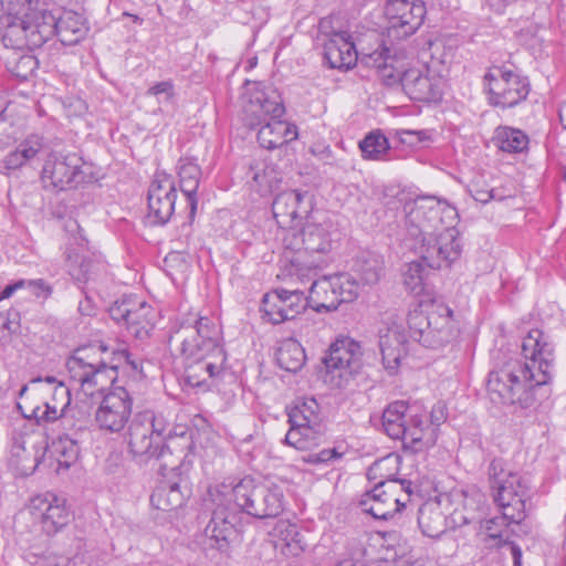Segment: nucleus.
I'll return each mask as SVG.
<instances>
[{
	"label": "nucleus",
	"mask_w": 566,
	"mask_h": 566,
	"mask_svg": "<svg viewBox=\"0 0 566 566\" xmlns=\"http://www.w3.org/2000/svg\"><path fill=\"white\" fill-rule=\"evenodd\" d=\"M221 329L208 317H199L195 326H182L169 337V345L179 352L189 365V377L195 369L205 370L209 377L218 376L227 360L220 344Z\"/></svg>",
	"instance_id": "5"
},
{
	"label": "nucleus",
	"mask_w": 566,
	"mask_h": 566,
	"mask_svg": "<svg viewBox=\"0 0 566 566\" xmlns=\"http://www.w3.org/2000/svg\"><path fill=\"white\" fill-rule=\"evenodd\" d=\"M521 348L524 360L509 358L489 373L486 388L494 403L530 408L537 399V390L553 377L555 348L543 331L531 329Z\"/></svg>",
	"instance_id": "1"
},
{
	"label": "nucleus",
	"mask_w": 566,
	"mask_h": 566,
	"mask_svg": "<svg viewBox=\"0 0 566 566\" xmlns=\"http://www.w3.org/2000/svg\"><path fill=\"white\" fill-rule=\"evenodd\" d=\"M323 433L316 427H290L284 443L296 450H310L322 441Z\"/></svg>",
	"instance_id": "39"
},
{
	"label": "nucleus",
	"mask_w": 566,
	"mask_h": 566,
	"mask_svg": "<svg viewBox=\"0 0 566 566\" xmlns=\"http://www.w3.org/2000/svg\"><path fill=\"white\" fill-rule=\"evenodd\" d=\"M408 247L433 270L448 269L462 254L453 226L457 209L433 196H420L405 205Z\"/></svg>",
	"instance_id": "2"
},
{
	"label": "nucleus",
	"mask_w": 566,
	"mask_h": 566,
	"mask_svg": "<svg viewBox=\"0 0 566 566\" xmlns=\"http://www.w3.org/2000/svg\"><path fill=\"white\" fill-rule=\"evenodd\" d=\"M20 327V314L15 310L0 313V340H6Z\"/></svg>",
	"instance_id": "52"
},
{
	"label": "nucleus",
	"mask_w": 566,
	"mask_h": 566,
	"mask_svg": "<svg viewBox=\"0 0 566 566\" xmlns=\"http://www.w3.org/2000/svg\"><path fill=\"white\" fill-rule=\"evenodd\" d=\"M483 84L489 104L495 107H514L530 94L528 80L502 66L491 67L483 77Z\"/></svg>",
	"instance_id": "12"
},
{
	"label": "nucleus",
	"mask_w": 566,
	"mask_h": 566,
	"mask_svg": "<svg viewBox=\"0 0 566 566\" xmlns=\"http://www.w3.org/2000/svg\"><path fill=\"white\" fill-rule=\"evenodd\" d=\"M133 297L123 298L120 301H116L111 307H109V315L111 317L118 322L123 323L124 325L127 322V317L129 316V310L132 306Z\"/></svg>",
	"instance_id": "55"
},
{
	"label": "nucleus",
	"mask_w": 566,
	"mask_h": 566,
	"mask_svg": "<svg viewBox=\"0 0 566 566\" xmlns=\"http://www.w3.org/2000/svg\"><path fill=\"white\" fill-rule=\"evenodd\" d=\"M189 454L185 453L182 461L177 467L169 468L170 472L178 476V481L161 482L150 495V504L160 511H174L181 507L191 491L188 485L187 474L191 467Z\"/></svg>",
	"instance_id": "16"
},
{
	"label": "nucleus",
	"mask_w": 566,
	"mask_h": 566,
	"mask_svg": "<svg viewBox=\"0 0 566 566\" xmlns=\"http://www.w3.org/2000/svg\"><path fill=\"white\" fill-rule=\"evenodd\" d=\"M322 361L323 381L332 388H344L363 367L361 346L350 337H339L331 344Z\"/></svg>",
	"instance_id": "11"
},
{
	"label": "nucleus",
	"mask_w": 566,
	"mask_h": 566,
	"mask_svg": "<svg viewBox=\"0 0 566 566\" xmlns=\"http://www.w3.org/2000/svg\"><path fill=\"white\" fill-rule=\"evenodd\" d=\"M17 408L19 409L24 419L34 420L35 424H40L41 421H56L62 415V410H57L56 407H52L48 402H44L42 406H28L18 403Z\"/></svg>",
	"instance_id": "46"
},
{
	"label": "nucleus",
	"mask_w": 566,
	"mask_h": 566,
	"mask_svg": "<svg viewBox=\"0 0 566 566\" xmlns=\"http://www.w3.org/2000/svg\"><path fill=\"white\" fill-rule=\"evenodd\" d=\"M51 38L57 35L65 45L78 43L87 32L84 19L76 12L66 11L59 18L51 12Z\"/></svg>",
	"instance_id": "26"
},
{
	"label": "nucleus",
	"mask_w": 566,
	"mask_h": 566,
	"mask_svg": "<svg viewBox=\"0 0 566 566\" xmlns=\"http://www.w3.org/2000/svg\"><path fill=\"white\" fill-rule=\"evenodd\" d=\"M147 94L154 96L165 95V99L169 101L175 95L174 83L170 80L158 82L148 88Z\"/></svg>",
	"instance_id": "60"
},
{
	"label": "nucleus",
	"mask_w": 566,
	"mask_h": 566,
	"mask_svg": "<svg viewBox=\"0 0 566 566\" xmlns=\"http://www.w3.org/2000/svg\"><path fill=\"white\" fill-rule=\"evenodd\" d=\"M495 145L506 153H522L527 149L528 137L521 129L499 127L494 136Z\"/></svg>",
	"instance_id": "41"
},
{
	"label": "nucleus",
	"mask_w": 566,
	"mask_h": 566,
	"mask_svg": "<svg viewBox=\"0 0 566 566\" xmlns=\"http://www.w3.org/2000/svg\"><path fill=\"white\" fill-rule=\"evenodd\" d=\"M80 454V448L75 440L67 436H60L49 444L46 462L48 467L57 474L70 469Z\"/></svg>",
	"instance_id": "30"
},
{
	"label": "nucleus",
	"mask_w": 566,
	"mask_h": 566,
	"mask_svg": "<svg viewBox=\"0 0 566 566\" xmlns=\"http://www.w3.org/2000/svg\"><path fill=\"white\" fill-rule=\"evenodd\" d=\"M406 334L400 317L396 313H385L378 326V345L384 366L395 369L405 352Z\"/></svg>",
	"instance_id": "19"
},
{
	"label": "nucleus",
	"mask_w": 566,
	"mask_h": 566,
	"mask_svg": "<svg viewBox=\"0 0 566 566\" xmlns=\"http://www.w3.org/2000/svg\"><path fill=\"white\" fill-rule=\"evenodd\" d=\"M48 436L43 427H18L11 433L9 465L20 476H30L46 464Z\"/></svg>",
	"instance_id": "9"
},
{
	"label": "nucleus",
	"mask_w": 566,
	"mask_h": 566,
	"mask_svg": "<svg viewBox=\"0 0 566 566\" xmlns=\"http://www.w3.org/2000/svg\"><path fill=\"white\" fill-rule=\"evenodd\" d=\"M30 509L41 516L42 530L53 535L65 527L71 521V512L66 499L52 492H45L31 499Z\"/></svg>",
	"instance_id": "21"
},
{
	"label": "nucleus",
	"mask_w": 566,
	"mask_h": 566,
	"mask_svg": "<svg viewBox=\"0 0 566 566\" xmlns=\"http://www.w3.org/2000/svg\"><path fill=\"white\" fill-rule=\"evenodd\" d=\"M130 412V400L127 392L122 389L119 392H112L104 397L96 412V419L106 421L108 424L124 423L128 421Z\"/></svg>",
	"instance_id": "31"
},
{
	"label": "nucleus",
	"mask_w": 566,
	"mask_h": 566,
	"mask_svg": "<svg viewBox=\"0 0 566 566\" xmlns=\"http://www.w3.org/2000/svg\"><path fill=\"white\" fill-rule=\"evenodd\" d=\"M449 420V410L443 401H438L433 405L430 412V424H443Z\"/></svg>",
	"instance_id": "61"
},
{
	"label": "nucleus",
	"mask_w": 566,
	"mask_h": 566,
	"mask_svg": "<svg viewBox=\"0 0 566 566\" xmlns=\"http://www.w3.org/2000/svg\"><path fill=\"white\" fill-rule=\"evenodd\" d=\"M418 525L423 535L439 537L444 533L446 517L438 506L423 505L418 512Z\"/></svg>",
	"instance_id": "37"
},
{
	"label": "nucleus",
	"mask_w": 566,
	"mask_h": 566,
	"mask_svg": "<svg viewBox=\"0 0 566 566\" xmlns=\"http://www.w3.org/2000/svg\"><path fill=\"white\" fill-rule=\"evenodd\" d=\"M401 458L397 453H389L381 459L376 460L367 470L369 482H382L384 484L396 483L407 497L411 494V482L408 480L396 479L399 472Z\"/></svg>",
	"instance_id": "25"
},
{
	"label": "nucleus",
	"mask_w": 566,
	"mask_h": 566,
	"mask_svg": "<svg viewBox=\"0 0 566 566\" xmlns=\"http://www.w3.org/2000/svg\"><path fill=\"white\" fill-rule=\"evenodd\" d=\"M44 147V138L40 135H29L18 147L9 153L0 163V172L10 175L11 171L24 166L33 159Z\"/></svg>",
	"instance_id": "29"
},
{
	"label": "nucleus",
	"mask_w": 566,
	"mask_h": 566,
	"mask_svg": "<svg viewBox=\"0 0 566 566\" xmlns=\"http://www.w3.org/2000/svg\"><path fill=\"white\" fill-rule=\"evenodd\" d=\"M122 363L128 364L133 369H137V364L132 359V355L127 349H117L113 352V357L108 364H118V368Z\"/></svg>",
	"instance_id": "63"
},
{
	"label": "nucleus",
	"mask_w": 566,
	"mask_h": 566,
	"mask_svg": "<svg viewBox=\"0 0 566 566\" xmlns=\"http://www.w3.org/2000/svg\"><path fill=\"white\" fill-rule=\"evenodd\" d=\"M38 298L48 300L53 292L52 286L43 279L24 280V287Z\"/></svg>",
	"instance_id": "54"
},
{
	"label": "nucleus",
	"mask_w": 566,
	"mask_h": 566,
	"mask_svg": "<svg viewBox=\"0 0 566 566\" xmlns=\"http://www.w3.org/2000/svg\"><path fill=\"white\" fill-rule=\"evenodd\" d=\"M285 112L281 96L271 91L256 92L244 106V124L250 129H255L263 122L281 118Z\"/></svg>",
	"instance_id": "23"
},
{
	"label": "nucleus",
	"mask_w": 566,
	"mask_h": 566,
	"mask_svg": "<svg viewBox=\"0 0 566 566\" xmlns=\"http://www.w3.org/2000/svg\"><path fill=\"white\" fill-rule=\"evenodd\" d=\"M259 127L258 142L266 149L279 148L297 138V127L280 118L263 122Z\"/></svg>",
	"instance_id": "28"
},
{
	"label": "nucleus",
	"mask_w": 566,
	"mask_h": 566,
	"mask_svg": "<svg viewBox=\"0 0 566 566\" xmlns=\"http://www.w3.org/2000/svg\"><path fill=\"white\" fill-rule=\"evenodd\" d=\"M77 361L87 368L78 376V381L83 387L98 386L103 388L107 384H113L116 379L118 364H107L103 358L97 361H88V355L85 352L81 354Z\"/></svg>",
	"instance_id": "27"
},
{
	"label": "nucleus",
	"mask_w": 566,
	"mask_h": 566,
	"mask_svg": "<svg viewBox=\"0 0 566 566\" xmlns=\"http://www.w3.org/2000/svg\"><path fill=\"white\" fill-rule=\"evenodd\" d=\"M360 62L375 69L386 86L401 85L415 101L438 103L442 99L444 80L427 65L411 66L406 50L379 44L370 52H363Z\"/></svg>",
	"instance_id": "4"
},
{
	"label": "nucleus",
	"mask_w": 566,
	"mask_h": 566,
	"mask_svg": "<svg viewBox=\"0 0 566 566\" xmlns=\"http://www.w3.org/2000/svg\"><path fill=\"white\" fill-rule=\"evenodd\" d=\"M250 174L253 186L261 196L272 192L280 181L274 168L268 167L262 163L252 165L250 167Z\"/></svg>",
	"instance_id": "44"
},
{
	"label": "nucleus",
	"mask_w": 566,
	"mask_h": 566,
	"mask_svg": "<svg viewBox=\"0 0 566 566\" xmlns=\"http://www.w3.org/2000/svg\"><path fill=\"white\" fill-rule=\"evenodd\" d=\"M308 306L303 291L276 289L264 294L261 311L272 324L295 319Z\"/></svg>",
	"instance_id": "17"
},
{
	"label": "nucleus",
	"mask_w": 566,
	"mask_h": 566,
	"mask_svg": "<svg viewBox=\"0 0 566 566\" xmlns=\"http://www.w3.org/2000/svg\"><path fill=\"white\" fill-rule=\"evenodd\" d=\"M306 298L308 301V305L316 312H333L339 306L331 276H324L319 280L313 281L310 287V294Z\"/></svg>",
	"instance_id": "33"
},
{
	"label": "nucleus",
	"mask_w": 566,
	"mask_h": 566,
	"mask_svg": "<svg viewBox=\"0 0 566 566\" xmlns=\"http://www.w3.org/2000/svg\"><path fill=\"white\" fill-rule=\"evenodd\" d=\"M167 427H128V446L135 457L146 459L164 457L165 450L186 451L192 453L195 449V434L198 427H175L166 432Z\"/></svg>",
	"instance_id": "7"
},
{
	"label": "nucleus",
	"mask_w": 566,
	"mask_h": 566,
	"mask_svg": "<svg viewBox=\"0 0 566 566\" xmlns=\"http://www.w3.org/2000/svg\"><path fill=\"white\" fill-rule=\"evenodd\" d=\"M65 558L61 556H56L54 554H43L41 556H36L33 562L34 566H63L65 563Z\"/></svg>",
	"instance_id": "62"
},
{
	"label": "nucleus",
	"mask_w": 566,
	"mask_h": 566,
	"mask_svg": "<svg viewBox=\"0 0 566 566\" xmlns=\"http://www.w3.org/2000/svg\"><path fill=\"white\" fill-rule=\"evenodd\" d=\"M137 424H155L156 415L153 410L146 409L137 415Z\"/></svg>",
	"instance_id": "64"
},
{
	"label": "nucleus",
	"mask_w": 566,
	"mask_h": 566,
	"mask_svg": "<svg viewBox=\"0 0 566 566\" xmlns=\"http://www.w3.org/2000/svg\"><path fill=\"white\" fill-rule=\"evenodd\" d=\"M51 13H43L42 20L1 13L0 40L8 49L32 51L51 39Z\"/></svg>",
	"instance_id": "10"
},
{
	"label": "nucleus",
	"mask_w": 566,
	"mask_h": 566,
	"mask_svg": "<svg viewBox=\"0 0 566 566\" xmlns=\"http://www.w3.org/2000/svg\"><path fill=\"white\" fill-rule=\"evenodd\" d=\"M283 541L284 544L281 547V553L287 557L301 555L306 546L303 535L300 533L296 525L287 526Z\"/></svg>",
	"instance_id": "49"
},
{
	"label": "nucleus",
	"mask_w": 566,
	"mask_h": 566,
	"mask_svg": "<svg viewBox=\"0 0 566 566\" xmlns=\"http://www.w3.org/2000/svg\"><path fill=\"white\" fill-rule=\"evenodd\" d=\"M452 315L453 311L444 304H434L427 313L411 311L407 319L410 337L427 348L446 346L457 337Z\"/></svg>",
	"instance_id": "8"
},
{
	"label": "nucleus",
	"mask_w": 566,
	"mask_h": 566,
	"mask_svg": "<svg viewBox=\"0 0 566 566\" xmlns=\"http://www.w3.org/2000/svg\"><path fill=\"white\" fill-rule=\"evenodd\" d=\"M313 209V196L307 191L285 190L277 193L272 203L273 217L282 229L293 231L301 220L308 218Z\"/></svg>",
	"instance_id": "18"
},
{
	"label": "nucleus",
	"mask_w": 566,
	"mask_h": 566,
	"mask_svg": "<svg viewBox=\"0 0 566 566\" xmlns=\"http://www.w3.org/2000/svg\"><path fill=\"white\" fill-rule=\"evenodd\" d=\"M400 491L396 483L384 484L376 482L371 490L361 495L359 505L365 513L376 520H389L405 507V502L398 496Z\"/></svg>",
	"instance_id": "20"
},
{
	"label": "nucleus",
	"mask_w": 566,
	"mask_h": 566,
	"mask_svg": "<svg viewBox=\"0 0 566 566\" xmlns=\"http://www.w3.org/2000/svg\"><path fill=\"white\" fill-rule=\"evenodd\" d=\"M9 64V70L12 72L13 75L17 77L27 80L28 76L33 72V70L36 66V61L31 55H20L14 65H11V62Z\"/></svg>",
	"instance_id": "53"
},
{
	"label": "nucleus",
	"mask_w": 566,
	"mask_h": 566,
	"mask_svg": "<svg viewBox=\"0 0 566 566\" xmlns=\"http://www.w3.org/2000/svg\"><path fill=\"white\" fill-rule=\"evenodd\" d=\"M106 349V346H104L102 343L94 344L84 348H78L75 352L73 359L69 363L71 365V369L80 368L83 371L87 370V368H85L83 364L77 361V358L81 356V354L85 352L86 355H88V361H97L98 359H94L93 356L97 353H105Z\"/></svg>",
	"instance_id": "56"
},
{
	"label": "nucleus",
	"mask_w": 566,
	"mask_h": 566,
	"mask_svg": "<svg viewBox=\"0 0 566 566\" xmlns=\"http://www.w3.org/2000/svg\"><path fill=\"white\" fill-rule=\"evenodd\" d=\"M339 305L354 301L358 296V282L347 273L331 276Z\"/></svg>",
	"instance_id": "47"
},
{
	"label": "nucleus",
	"mask_w": 566,
	"mask_h": 566,
	"mask_svg": "<svg viewBox=\"0 0 566 566\" xmlns=\"http://www.w3.org/2000/svg\"><path fill=\"white\" fill-rule=\"evenodd\" d=\"M426 13V6L421 0H387V38L399 41L415 34L423 23Z\"/></svg>",
	"instance_id": "13"
},
{
	"label": "nucleus",
	"mask_w": 566,
	"mask_h": 566,
	"mask_svg": "<svg viewBox=\"0 0 566 566\" xmlns=\"http://www.w3.org/2000/svg\"><path fill=\"white\" fill-rule=\"evenodd\" d=\"M405 429L403 450L418 453L436 443L437 433L432 427H407Z\"/></svg>",
	"instance_id": "42"
},
{
	"label": "nucleus",
	"mask_w": 566,
	"mask_h": 566,
	"mask_svg": "<svg viewBox=\"0 0 566 566\" xmlns=\"http://www.w3.org/2000/svg\"><path fill=\"white\" fill-rule=\"evenodd\" d=\"M324 59L331 69H349L356 63L358 53L347 33L334 32L324 42Z\"/></svg>",
	"instance_id": "24"
},
{
	"label": "nucleus",
	"mask_w": 566,
	"mask_h": 566,
	"mask_svg": "<svg viewBox=\"0 0 566 566\" xmlns=\"http://www.w3.org/2000/svg\"><path fill=\"white\" fill-rule=\"evenodd\" d=\"M84 180L82 158L76 154H51L43 165L41 181L45 189L65 190L76 187Z\"/></svg>",
	"instance_id": "14"
},
{
	"label": "nucleus",
	"mask_w": 566,
	"mask_h": 566,
	"mask_svg": "<svg viewBox=\"0 0 566 566\" xmlns=\"http://www.w3.org/2000/svg\"><path fill=\"white\" fill-rule=\"evenodd\" d=\"M412 409L407 401L396 400L382 411L381 424H406L408 416L411 418V424H422V419L417 418V413H411Z\"/></svg>",
	"instance_id": "45"
},
{
	"label": "nucleus",
	"mask_w": 566,
	"mask_h": 566,
	"mask_svg": "<svg viewBox=\"0 0 566 566\" xmlns=\"http://www.w3.org/2000/svg\"><path fill=\"white\" fill-rule=\"evenodd\" d=\"M41 0H0L1 13L42 20L43 13H51Z\"/></svg>",
	"instance_id": "40"
},
{
	"label": "nucleus",
	"mask_w": 566,
	"mask_h": 566,
	"mask_svg": "<svg viewBox=\"0 0 566 566\" xmlns=\"http://www.w3.org/2000/svg\"><path fill=\"white\" fill-rule=\"evenodd\" d=\"M354 271L364 284H375L380 280L384 261L374 252H361L355 260Z\"/></svg>",
	"instance_id": "36"
},
{
	"label": "nucleus",
	"mask_w": 566,
	"mask_h": 566,
	"mask_svg": "<svg viewBox=\"0 0 566 566\" xmlns=\"http://www.w3.org/2000/svg\"><path fill=\"white\" fill-rule=\"evenodd\" d=\"M358 146L363 158L367 160H385L390 149L388 138L380 129L369 132Z\"/></svg>",
	"instance_id": "38"
},
{
	"label": "nucleus",
	"mask_w": 566,
	"mask_h": 566,
	"mask_svg": "<svg viewBox=\"0 0 566 566\" xmlns=\"http://www.w3.org/2000/svg\"><path fill=\"white\" fill-rule=\"evenodd\" d=\"M104 473L113 480H122L130 474L129 461L122 453L112 452L104 463Z\"/></svg>",
	"instance_id": "48"
},
{
	"label": "nucleus",
	"mask_w": 566,
	"mask_h": 566,
	"mask_svg": "<svg viewBox=\"0 0 566 566\" xmlns=\"http://www.w3.org/2000/svg\"><path fill=\"white\" fill-rule=\"evenodd\" d=\"M283 497L280 488L259 483L250 476L243 478L232 488L227 504L219 499L205 528L209 546L219 551L228 547L237 536L235 525L241 512L260 520L279 516L284 510Z\"/></svg>",
	"instance_id": "3"
},
{
	"label": "nucleus",
	"mask_w": 566,
	"mask_h": 566,
	"mask_svg": "<svg viewBox=\"0 0 566 566\" xmlns=\"http://www.w3.org/2000/svg\"><path fill=\"white\" fill-rule=\"evenodd\" d=\"M496 493L494 501L503 512L501 516H495L486 521V528L492 530V524H506V521L521 523L525 518V501L527 496L526 488L521 483L516 474H510L503 482L494 481Z\"/></svg>",
	"instance_id": "15"
},
{
	"label": "nucleus",
	"mask_w": 566,
	"mask_h": 566,
	"mask_svg": "<svg viewBox=\"0 0 566 566\" xmlns=\"http://www.w3.org/2000/svg\"><path fill=\"white\" fill-rule=\"evenodd\" d=\"M331 226L307 221L301 231H287L283 238L284 256L290 262V274L304 276L322 265L325 255L332 251Z\"/></svg>",
	"instance_id": "6"
},
{
	"label": "nucleus",
	"mask_w": 566,
	"mask_h": 566,
	"mask_svg": "<svg viewBox=\"0 0 566 566\" xmlns=\"http://www.w3.org/2000/svg\"><path fill=\"white\" fill-rule=\"evenodd\" d=\"M470 193L475 201L481 203H488L494 198L493 189H490L478 181L471 184Z\"/></svg>",
	"instance_id": "59"
},
{
	"label": "nucleus",
	"mask_w": 566,
	"mask_h": 566,
	"mask_svg": "<svg viewBox=\"0 0 566 566\" xmlns=\"http://www.w3.org/2000/svg\"><path fill=\"white\" fill-rule=\"evenodd\" d=\"M200 179H189V180H179L180 190L185 195L187 199V205L189 208V220L193 221L196 211H197V190L199 187Z\"/></svg>",
	"instance_id": "51"
},
{
	"label": "nucleus",
	"mask_w": 566,
	"mask_h": 566,
	"mask_svg": "<svg viewBox=\"0 0 566 566\" xmlns=\"http://www.w3.org/2000/svg\"><path fill=\"white\" fill-rule=\"evenodd\" d=\"M343 452H338L336 448L323 449L317 453H311L305 458V462L310 464L327 463L332 460L340 459Z\"/></svg>",
	"instance_id": "58"
},
{
	"label": "nucleus",
	"mask_w": 566,
	"mask_h": 566,
	"mask_svg": "<svg viewBox=\"0 0 566 566\" xmlns=\"http://www.w3.org/2000/svg\"><path fill=\"white\" fill-rule=\"evenodd\" d=\"M419 258L420 260L407 263L402 272L406 289L415 295H419L424 291L427 268L431 269L420 255Z\"/></svg>",
	"instance_id": "43"
},
{
	"label": "nucleus",
	"mask_w": 566,
	"mask_h": 566,
	"mask_svg": "<svg viewBox=\"0 0 566 566\" xmlns=\"http://www.w3.org/2000/svg\"><path fill=\"white\" fill-rule=\"evenodd\" d=\"M153 310L146 302L133 298L129 316L125 324L128 332L136 338H144L153 327Z\"/></svg>",
	"instance_id": "34"
},
{
	"label": "nucleus",
	"mask_w": 566,
	"mask_h": 566,
	"mask_svg": "<svg viewBox=\"0 0 566 566\" xmlns=\"http://www.w3.org/2000/svg\"><path fill=\"white\" fill-rule=\"evenodd\" d=\"M177 193L169 176H157L148 190V219L155 224L167 223L175 210Z\"/></svg>",
	"instance_id": "22"
},
{
	"label": "nucleus",
	"mask_w": 566,
	"mask_h": 566,
	"mask_svg": "<svg viewBox=\"0 0 566 566\" xmlns=\"http://www.w3.org/2000/svg\"><path fill=\"white\" fill-rule=\"evenodd\" d=\"M511 521H506V524H492V530L489 531L486 527V532L489 536L493 539H499L497 545L499 546H509L512 557H513V564L514 566H522V551L518 545H516L514 542H510L507 539H502L503 537V531L511 524Z\"/></svg>",
	"instance_id": "50"
},
{
	"label": "nucleus",
	"mask_w": 566,
	"mask_h": 566,
	"mask_svg": "<svg viewBox=\"0 0 566 566\" xmlns=\"http://www.w3.org/2000/svg\"><path fill=\"white\" fill-rule=\"evenodd\" d=\"M286 411L289 424H321L326 420V411L315 398L296 399Z\"/></svg>",
	"instance_id": "32"
},
{
	"label": "nucleus",
	"mask_w": 566,
	"mask_h": 566,
	"mask_svg": "<svg viewBox=\"0 0 566 566\" xmlns=\"http://www.w3.org/2000/svg\"><path fill=\"white\" fill-rule=\"evenodd\" d=\"M179 180L200 179V167L189 159H180L178 165Z\"/></svg>",
	"instance_id": "57"
},
{
	"label": "nucleus",
	"mask_w": 566,
	"mask_h": 566,
	"mask_svg": "<svg viewBox=\"0 0 566 566\" xmlns=\"http://www.w3.org/2000/svg\"><path fill=\"white\" fill-rule=\"evenodd\" d=\"M305 360V350L294 338L283 340L277 348L276 363L286 371L297 373L303 368Z\"/></svg>",
	"instance_id": "35"
}]
</instances>
